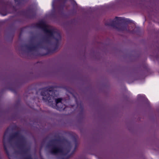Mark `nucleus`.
Returning <instances> with one entry per match:
<instances>
[{"label": "nucleus", "mask_w": 159, "mask_h": 159, "mask_svg": "<svg viewBox=\"0 0 159 159\" xmlns=\"http://www.w3.org/2000/svg\"><path fill=\"white\" fill-rule=\"evenodd\" d=\"M53 92V89L50 87L46 89V88L43 89L41 92V94L43 96V100L46 102H48V105L50 107L57 109L59 111H61L64 110L65 105L62 102V98H59L55 99L56 104L53 103L54 98L52 95H50V92Z\"/></svg>", "instance_id": "obj_1"}, {"label": "nucleus", "mask_w": 159, "mask_h": 159, "mask_svg": "<svg viewBox=\"0 0 159 159\" xmlns=\"http://www.w3.org/2000/svg\"><path fill=\"white\" fill-rule=\"evenodd\" d=\"M132 21L128 19H125L121 17H116L113 20H111L110 22L105 23L106 25L111 26L117 29L118 31H127L129 33H134V30L130 31L128 30L127 26V24L132 22Z\"/></svg>", "instance_id": "obj_2"}, {"label": "nucleus", "mask_w": 159, "mask_h": 159, "mask_svg": "<svg viewBox=\"0 0 159 159\" xmlns=\"http://www.w3.org/2000/svg\"><path fill=\"white\" fill-rule=\"evenodd\" d=\"M33 27L43 30L47 36L45 40L48 43H49L50 42L49 38H54V35H56L57 37L59 39L61 38V34L57 30H55L53 28L48 29V26L43 21L34 24Z\"/></svg>", "instance_id": "obj_3"}, {"label": "nucleus", "mask_w": 159, "mask_h": 159, "mask_svg": "<svg viewBox=\"0 0 159 159\" xmlns=\"http://www.w3.org/2000/svg\"><path fill=\"white\" fill-rule=\"evenodd\" d=\"M47 37H46L44 39V42H46L48 44H50L51 43V39H53L56 40V42L54 43L55 47L52 49H50L48 48V46H44L43 44L41 42L38 43L37 44L35 45L36 46V48H44L45 50H47V52L46 53L43 54H40L38 52H34L32 53L31 54L34 56H43L47 55L48 54L52 53H54L57 50L59 47V40L61 39H59L57 37L56 35H54V38H49V39L50 41L49 43H48L46 42L45 40V39Z\"/></svg>", "instance_id": "obj_4"}, {"label": "nucleus", "mask_w": 159, "mask_h": 159, "mask_svg": "<svg viewBox=\"0 0 159 159\" xmlns=\"http://www.w3.org/2000/svg\"><path fill=\"white\" fill-rule=\"evenodd\" d=\"M15 138L18 139L19 140L18 146L21 149L20 151L17 152L19 154L22 155V156L20 159H33L32 156L30 154H28V152H29L30 149H23V148L25 146L24 137L21 134L20 132L18 131L13 134Z\"/></svg>", "instance_id": "obj_5"}, {"label": "nucleus", "mask_w": 159, "mask_h": 159, "mask_svg": "<svg viewBox=\"0 0 159 159\" xmlns=\"http://www.w3.org/2000/svg\"><path fill=\"white\" fill-rule=\"evenodd\" d=\"M55 142L60 143L61 140L60 138L52 139L50 141L48 145V147H51V152L53 154H56L59 153H63L65 150L61 147L52 144Z\"/></svg>", "instance_id": "obj_6"}, {"label": "nucleus", "mask_w": 159, "mask_h": 159, "mask_svg": "<svg viewBox=\"0 0 159 159\" xmlns=\"http://www.w3.org/2000/svg\"><path fill=\"white\" fill-rule=\"evenodd\" d=\"M8 13L7 3L4 0H0V14L5 16Z\"/></svg>", "instance_id": "obj_7"}, {"label": "nucleus", "mask_w": 159, "mask_h": 159, "mask_svg": "<svg viewBox=\"0 0 159 159\" xmlns=\"http://www.w3.org/2000/svg\"><path fill=\"white\" fill-rule=\"evenodd\" d=\"M7 131H6L4 133L3 137V146L4 148V150L5 152L6 153L7 155L9 158V159H11L10 158V156L9 154V152L7 149V145L5 141V139L6 137V136H7Z\"/></svg>", "instance_id": "obj_8"}, {"label": "nucleus", "mask_w": 159, "mask_h": 159, "mask_svg": "<svg viewBox=\"0 0 159 159\" xmlns=\"http://www.w3.org/2000/svg\"><path fill=\"white\" fill-rule=\"evenodd\" d=\"M21 47L27 48L28 50L30 51L35 50L36 49V46L35 45H29L25 44L22 45Z\"/></svg>", "instance_id": "obj_9"}, {"label": "nucleus", "mask_w": 159, "mask_h": 159, "mask_svg": "<svg viewBox=\"0 0 159 159\" xmlns=\"http://www.w3.org/2000/svg\"><path fill=\"white\" fill-rule=\"evenodd\" d=\"M15 3H16L17 6H19L22 4V1H23L25 2H28L29 0H14Z\"/></svg>", "instance_id": "obj_10"}, {"label": "nucleus", "mask_w": 159, "mask_h": 159, "mask_svg": "<svg viewBox=\"0 0 159 159\" xmlns=\"http://www.w3.org/2000/svg\"><path fill=\"white\" fill-rule=\"evenodd\" d=\"M28 17L30 19L34 18L36 16V13L34 11H31V12L29 13L28 15Z\"/></svg>", "instance_id": "obj_11"}, {"label": "nucleus", "mask_w": 159, "mask_h": 159, "mask_svg": "<svg viewBox=\"0 0 159 159\" xmlns=\"http://www.w3.org/2000/svg\"><path fill=\"white\" fill-rule=\"evenodd\" d=\"M15 137L13 134H12V135H11L9 137V142H11V141L12 140L15 138Z\"/></svg>", "instance_id": "obj_12"}, {"label": "nucleus", "mask_w": 159, "mask_h": 159, "mask_svg": "<svg viewBox=\"0 0 159 159\" xmlns=\"http://www.w3.org/2000/svg\"><path fill=\"white\" fill-rule=\"evenodd\" d=\"M144 95L141 94H139L138 95L137 97L139 99H141L144 97Z\"/></svg>", "instance_id": "obj_13"}, {"label": "nucleus", "mask_w": 159, "mask_h": 159, "mask_svg": "<svg viewBox=\"0 0 159 159\" xmlns=\"http://www.w3.org/2000/svg\"><path fill=\"white\" fill-rule=\"evenodd\" d=\"M66 152L65 153V154H67L70 151V148H66Z\"/></svg>", "instance_id": "obj_14"}, {"label": "nucleus", "mask_w": 159, "mask_h": 159, "mask_svg": "<svg viewBox=\"0 0 159 159\" xmlns=\"http://www.w3.org/2000/svg\"><path fill=\"white\" fill-rule=\"evenodd\" d=\"M75 142H76V140H75ZM76 146H77V145H76V144H75V148H76Z\"/></svg>", "instance_id": "obj_15"}, {"label": "nucleus", "mask_w": 159, "mask_h": 159, "mask_svg": "<svg viewBox=\"0 0 159 159\" xmlns=\"http://www.w3.org/2000/svg\"><path fill=\"white\" fill-rule=\"evenodd\" d=\"M22 30H23V29H22V28H21V31H22Z\"/></svg>", "instance_id": "obj_16"}, {"label": "nucleus", "mask_w": 159, "mask_h": 159, "mask_svg": "<svg viewBox=\"0 0 159 159\" xmlns=\"http://www.w3.org/2000/svg\"><path fill=\"white\" fill-rule=\"evenodd\" d=\"M81 107L82 108V109H83V107H81Z\"/></svg>", "instance_id": "obj_17"}]
</instances>
